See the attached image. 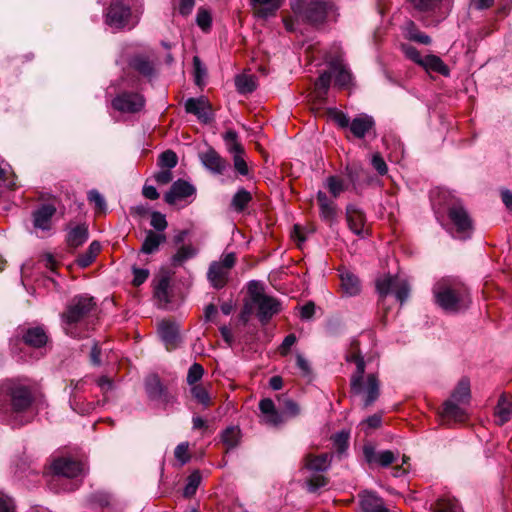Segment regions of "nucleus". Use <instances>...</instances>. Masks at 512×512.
Returning <instances> with one entry per match:
<instances>
[{
  "instance_id": "1",
  "label": "nucleus",
  "mask_w": 512,
  "mask_h": 512,
  "mask_svg": "<svg viewBox=\"0 0 512 512\" xmlns=\"http://www.w3.org/2000/svg\"><path fill=\"white\" fill-rule=\"evenodd\" d=\"M36 399L32 386L17 379H7L0 383V416L13 426H23L30 421L25 414Z\"/></svg>"
},
{
  "instance_id": "2",
  "label": "nucleus",
  "mask_w": 512,
  "mask_h": 512,
  "mask_svg": "<svg viewBox=\"0 0 512 512\" xmlns=\"http://www.w3.org/2000/svg\"><path fill=\"white\" fill-rule=\"evenodd\" d=\"M96 310L97 304L93 297L88 295L74 296L61 314L65 333L74 338L83 337L84 335L78 330L77 325L94 316Z\"/></svg>"
},
{
  "instance_id": "3",
  "label": "nucleus",
  "mask_w": 512,
  "mask_h": 512,
  "mask_svg": "<svg viewBox=\"0 0 512 512\" xmlns=\"http://www.w3.org/2000/svg\"><path fill=\"white\" fill-rule=\"evenodd\" d=\"M435 302L447 312H459L468 307L467 289L448 278L439 280L433 287Z\"/></svg>"
},
{
  "instance_id": "4",
  "label": "nucleus",
  "mask_w": 512,
  "mask_h": 512,
  "mask_svg": "<svg viewBox=\"0 0 512 512\" xmlns=\"http://www.w3.org/2000/svg\"><path fill=\"white\" fill-rule=\"evenodd\" d=\"M248 292L251 300V309L255 311L261 324H267L273 316L281 311L280 301L267 295L257 282L251 281L249 283Z\"/></svg>"
},
{
  "instance_id": "5",
  "label": "nucleus",
  "mask_w": 512,
  "mask_h": 512,
  "mask_svg": "<svg viewBox=\"0 0 512 512\" xmlns=\"http://www.w3.org/2000/svg\"><path fill=\"white\" fill-rule=\"evenodd\" d=\"M293 12L312 25L323 24L335 10L333 3L324 0H290Z\"/></svg>"
},
{
  "instance_id": "6",
  "label": "nucleus",
  "mask_w": 512,
  "mask_h": 512,
  "mask_svg": "<svg viewBox=\"0 0 512 512\" xmlns=\"http://www.w3.org/2000/svg\"><path fill=\"white\" fill-rule=\"evenodd\" d=\"M332 458V454L329 453L305 456L303 468L311 472V476L306 479V485L310 492H316L328 484L329 480L323 475V472L330 468Z\"/></svg>"
},
{
  "instance_id": "7",
  "label": "nucleus",
  "mask_w": 512,
  "mask_h": 512,
  "mask_svg": "<svg viewBox=\"0 0 512 512\" xmlns=\"http://www.w3.org/2000/svg\"><path fill=\"white\" fill-rule=\"evenodd\" d=\"M106 23L114 29H132L138 23V16L132 13L128 0H111Z\"/></svg>"
},
{
  "instance_id": "8",
  "label": "nucleus",
  "mask_w": 512,
  "mask_h": 512,
  "mask_svg": "<svg viewBox=\"0 0 512 512\" xmlns=\"http://www.w3.org/2000/svg\"><path fill=\"white\" fill-rule=\"evenodd\" d=\"M376 290L380 296V305H384L385 298L390 293H393L400 304H403L409 297L410 286L408 281L403 278L385 275L377 279Z\"/></svg>"
},
{
  "instance_id": "9",
  "label": "nucleus",
  "mask_w": 512,
  "mask_h": 512,
  "mask_svg": "<svg viewBox=\"0 0 512 512\" xmlns=\"http://www.w3.org/2000/svg\"><path fill=\"white\" fill-rule=\"evenodd\" d=\"M236 263L235 253H227L220 261H213L207 271V279L215 289L226 286L230 271Z\"/></svg>"
},
{
  "instance_id": "10",
  "label": "nucleus",
  "mask_w": 512,
  "mask_h": 512,
  "mask_svg": "<svg viewBox=\"0 0 512 512\" xmlns=\"http://www.w3.org/2000/svg\"><path fill=\"white\" fill-rule=\"evenodd\" d=\"M447 214L450 222L455 227L457 237L460 239L470 238L473 231V222L463 204L459 200L452 202L448 206Z\"/></svg>"
},
{
  "instance_id": "11",
  "label": "nucleus",
  "mask_w": 512,
  "mask_h": 512,
  "mask_svg": "<svg viewBox=\"0 0 512 512\" xmlns=\"http://www.w3.org/2000/svg\"><path fill=\"white\" fill-rule=\"evenodd\" d=\"M13 341H22L29 347L40 349L48 343L49 336L43 325H20L16 328L14 337L11 339V342Z\"/></svg>"
},
{
  "instance_id": "12",
  "label": "nucleus",
  "mask_w": 512,
  "mask_h": 512,
  "mask_svg": "<svg viewBox=\"0 0 512 512\" xmlns=\"http://www.w3.org/2000/svg\"><path fill=\"white\" fill-rule=\"evenodd\" d=\"M54 471L53 481L62 483L65 479L78 478L84 472V465L80 461L70 458H60L53 462Z\"/></svg>"
},
{
  "instance_id": "13",
  "label": "nucleus",
  "mask_w": 512,
  "mask_h": 512,
  "mask_svg": "<svg viewBox=\"0 0 512 512\" xmlns=\"http://www.w3.org/2000/svg\"><path fill=\"white\" fill-rule=\"evenodd\" d=\"M411 6L421 13L445 19L452 11L454 0H407Z\"/></svg>"
},
{
  "instance_id": "14",
  "label": "nucleus",
  "mask_w": 512,
  "mask_h": 512,
  "mask_svg": "<svg viewBox=\"0 0 512 512\" xmlns=\"http://www.w3.org/2000/svg\"><path fill=\"white\" fill-rule=\"evenodd\" d=\"M144 105V97L135 92L120 93L112 100V107L122 113H137Z\"/></svg>"
},
{
  "instance_id": "15",
  "label": "nucleus",
  "mask_w": 512,
  "mask_h": 512,
  "mask_svg": "<svg viewBox=\"0 0 512 512\" xmlns=\"http://www.w3.org/2000/svg\"><path fill=\"white\" fill-rule=\"evenodd\" d=\"M346 221L349 229L357 236L364 238L369 234L366 215L357 205L346 206Z\"/></svg>"
},
{
  "instance_id": "16",
  "label": "nucleus",
  "mask_w": 512,
  "mask_h": 512,
  "mask_svg": "<svg viewBox=\"0 0 512 512\" xmlns=\"http://www.w3.org/2000/svg\"><path fill=\"white\" fill-rule=\"evenodd\" d=\"M185 111L195 115L204 124H208L213 120L211 104L204 96L188 98L185 102Z\"/></svg>"
},
{
  "instance_id": "17",
  "label": "nucleus",
  "mask_w": 512,
  "mask_h": 512,
  "mask_svg": "<svg viewBox=\"0 0 512 512\" xmlns=\"http://www.w3.org/2000/svg\"><path fill=\"white\" fill-rule=\"evenodd\" d=\"M145 391L150 400L161 401L165 404L172 402V396L162 384L157 374H150L145 379Z\"/></svg>"
},
{
  "instance_id": "18",
  "label": "nucleus",
  "mask_w": 512,
  "mask_h": 512,
  "mask_svg": "<svg viewBox=\"0 0 512 512\" xmlns=\"http://www.w3.org/2000/svg\"><path fill=\"white\" fill-rule=\"evenodd\" d=\"M53 204H42L32 213L33 227L42 232H48L52 228V218L56 214Z\"/></svg>"
},
{
  "instance_id": "19",
  "label": "nucleus",
  "mask_w": 512,
  "mask_h": 512,
  "mask_svg": "<svg viewBox=\"0 0 512 512\" xmlns=\"http://www.w3.org/2000/svg\"><path fill=\"white\" fill-rule=\"evenodd\" d=\"M199 159L202 165L214 174H223L229 166V163L212 147L200 152Z\"/></svg>"
},
{
  "instance_id": "20",
  "label": "nucleus",
  "mask_w": 512,
  "mask_h": 512,
  "mask_svg": "<svg viewBox=\"0 0 512 512\" xmlns=\"http://www.w3.org/2000/svg\"><path fill=\"white\" fill-rule=\"evenodd\" d=\"M329 68L334 78V84L340 89H348L353 85V75L348 66L340 59L329 62Z\"/></svg>"
},
{
  "instance_id": "21",
  "label": "nucleus",
  "mask_w": 512,
  "mask_h": 512,
  "mask_svg": "<svg viewBox=\"0 0 512 512\" xmlns=\"http://www.w3.org/2000/svg\"><path fill=\"white\" fill-rule=\"evenodd\" d=\"M195 193L196 188L191 183L179 179L175 181L172 184L170 190L166 192V194L164 195V200L166 203L173 205L177 201L184 200L188 197L195 195Z\"/></svg>"
},
{
  "instance_id": "22",
  "label": "nucleus",
  "mask_w": 512,
  "mask_h": 512,
  "mask_svg": "<svg viewBox=\"0 0 512 512\" xmlns=\"http://www.w3.org/2000/svg\"><path fill=\"white\" fill-rule=\"evenodd\" d=\"M365 460L369 464H378L381 467H388L396 460V454L391 450L377 452L371 445H365L363 448Z\"/></svg>"
},
{
  "instance_id": "23",
  "label": "nucleus",
  "mask_w": 512,
  "mask_h": 512,
  "mask_svg": "<svg viewBox=\"0 0 512 512\" xmlns=\"http://www.w3.org/2000/svg\"><path fill=\"white\" fill-rule=\"evenodd\" d=\"M375 121L372 116L360 114L351 120L349 131L355 138L362 139L374 130Z\"/></svg>"
},
{
  "instance_id": "24",
  "label": "nucleus",
  "mask_w": 512,
  "mask_h": 512,
  "mask_svg": "<svg viewBox=\"0 0 512 512\" xmlns=\"http://www.w3.org/2000/svg\"><path fill=\"white\" fill-rule=\"evenodd\" d=\"M317 202L319 205V214L323 221L332 225L337 218V206L333 200H330L326 193L318 191Z\"/></svg>"
},
{
  "instance_id": "25",
  "label": "nucleus",
  "mask_w": 512,
  "mask_h": 512,
  "mask_svg": "<svg viewBox=\"0 0 512 512\" xmlns=\"http://www.w3.org/2000/svg\"><path fill=\"white\" fill-rule=\"evenodd\" d=\"M284 0H251V5L258 18L267 19L274 16Z\"/></svg>"
},
{
  "instance_id": "26",
  "label": "nucleus",
  "mask_w": 512,
  "mask_h": 512,
  "mask_svg": "<svg viewBox=\"0 0 512 512\" xmlns=\"http://www.w3.org/2000/svg\"><path fill=\"white\" fill-rule=\"evenodd\" d=\"M362 392L359 394H365L364 406L368 407L372 405L380 394V384L375 374H369L365 386H363V379L361 380Z\"/></svg>"
},
{
  "instance_id": "27",
  "label": "nucleus",
  "mask_w": 512,
  "mask_h": 512,
  "mask_svg": "<svg viewBox=\"0 0 512 512\" xmlns=\"http://www.w3.org/2000/svg\"><path fill=\"white\" fill-rule=\"evenodd\" d=\"M159 335L168 350L177 347L179 334L178 327L174 323L162 322L159 326Z\"/></svg>"
},
{
  "instance_id": "28",
  "label": "nucleus",
  "mask_w": 512,
  "mask_h": 512,
  "mask_svg": "<svg viewBox=\"0 0 512 512\" xmlns=\"http://www.w3.org/2000/svg\"><path fill=\"white\" fill-rule=\"evenodd\" d=\"M346 360L348 362H354L356 364V372L353 374L351 378V390L353 393H360L362 392L361 380L365 372L364 359L356 353H351L346 356Z\"/></svg>"
},
{
  "instance_id": "29",
  "label": "nucleus",
  "mask_w": 512,
  "mask_h": 512,
  "mask_svg": "<svg viewBox=\"0 0 512 512\" xmlns=\"http://www.w3.org/2000/svg\"><path fill=\"white\" fill-rule=\"evenodd\" d=\"M341 288L347 296H356L361 292L359 278L352 272L345 270L340 273Z\"/></svg>"
},
{
  "instance_id": "30",
  "label": "nucleus",
  "mask_w": 512,
  "mask_h": 512,
  "mask_svg": "<svg viewBox=\"0 0 512 512\" xmlns=\"http://www.w3.org/2000/svg\"><path fill=\"white\" fill-rule=\"evenodd\" d=\"M166 236L163 233H156L152 230L146 232L145 239L140 251L144 254H153L159 250L161 244L165 243Z\"/></svg>"
},
{
  "instance_id": "31",
  "label": "nucleus",
  "mask_w": 512,
  "mask_h": 512,
  "mask_svg": "<svg viewBox=\"0 0 512 512\" xmlns=\"http://www.w3.org/2000/svg\"><path fill=\"white\" fill-rule=\"evenodd\" d=\"M197 254H198V249L194 245H192V244L182 245L172 255V257L170 259L171 266L174 268L181 267L184 265L185 262L194 258Z\"/></svg>"
},
{
  "instance_id": "32",
  "label": "nucleus",
  "mask_w": 512,
  "mask_h": 512,
  "mask_svg": "<svg viewBox=\"0 0 512 512\" xmlns=\"http://www.w3.org/2000/svg\"><path fill=\"white\" fill-rule=\"evenodd\" d=\"M494 415L496 417V423L499 426L504 425L510 421L512 417V402L502 394L498 400L497 406L495 407Z\"/></svg>"
},
{
  "instance_id": "33",
  "label": "nucleus",
  "mask_w": 512,
  "mask_h": 512,
  "mask_svg": "<svg viewBox=\"0 0 512 512\" xmlns=\"http://www.w3.org/2000/svg\"><path fill=\"white\" fill-rule=\"evenodd\" d=\"M360 507L363 512H379L384 506L383 500L375 493L365 491L359 495Z\"/></svg>"
},
{
  "instance_id": "34",
  "label": "nucleus",
  "mask_w": 512,
  "mask_h": 512,
  "mask_svg": "<svg viewBox=\"0 0 512 512\" xmlns=\"http://www.w3.org/2000/svg\"><path fill=\"white\" fill-rule=\"evenodd\" d=\"M421 66L426 71H433L443 76H448L450 73L448 66L443 62V60L439 56L433 54L424 56Z\"/></svg>"
},
{
  "instance_id": "35",
  "label": "nucleus",
  "mask_w": 512,
  "mask_h": 512,
  "mask_svg": "<svg viewBox=\"0 0 512 512\" xmlns=\"http://www.w3.org/2000/svg\"><path fill=\"white\" fill-rule=\"evenodd\" d=\"M101 251V245L98 241H93L87 250L80 254L77 259L76 263L81 268H86L89 265H91L94 260L96 259L97 255Z\"/></svg>"
},
{
  "instance_id": "36",
  "label": "nucleus",
  "mask_w": 512,
  "mask_h": 512,
  "mask_svg": "<svg viewBox=\"0 0 512 512\" xmlns=\"http://www.w3.org/2000/svg\"><path fill=\"white\" fill-rule=\"evenodd\" d=\"M87 239L88 229L84 225H78L72 228L67 234V244L73 248L83 245Z\"/></svg>"
},
{
  "instance_id": "37",
  "label": "nucleus",
  "mask_w": 512,
  "mask_h": 512,
  "mask_svg": "<svg viewBox=\"0 0 512 512\" xmlns=\"http://www.w3.org/2000/svg\"><path fill=\"white\" fill-rule=\"evenodd\" d=\"M130 66L144 77H152L154 75V65L145 56H135L130 62Z\"/></svg>"
},
{
  "instance_id": "38",
  "label": "nucleus",
  "mask_w": 512,
  "mask_h": 512,
  "mask_svg": "<svg viewBox=\"0 0 512 512\" xmlns=\"http://www.w3.org/2000/svg\"><path fill=\"white\" fill-rule=\"evenodd\" d=\"M226 148L233 157L243 155L244 147L238 140V133L235 130H227L223 135Z\"/></svg>"
},
{
  "instance_id": "39",
  "label": "nucleus",
  "mask_w": 512,
  "mask_h": 512,
  "mask_svg": "<svg viewBox=\"0 0 512 512\" xmlns=\"http://www.w3.org/2000/svg\"><path fill=\"white\" fill-rule=\"evenodd\" d=\"M226 148L233 157L243 155L244 147L238 140V133L235 130H227L223 135Z\"/></svg>"
},
{
  "instance_id": "40",
  "label": "nucleus",
  "mask_w": 512,
  "mask_h": 512,
  "mask_svg": "<svg viewBox=\"0 0 512 512\" xmlns=\"http://www.w3.org/2000/svg\"><path fill=\"white\" fill-rule=\"evenodd\" d=\"M252 201V195L245 188H240L233 195L231 200V208L236 212H242L248 206V204Z\"/></svg>"
},
{
  "instance_id": "41",
  "label": "nucleus",
  "mask_w": 512,
  "mask_h": 512,
  "mask_svg": "<svg viewBox=\"0 0 512 512\" xmlns=\"http://www.w3.org/2000/svg\"><path fill=\"white\" fill-rule=\"evenodd\" d=\"M455 400L449 399L443 404V416L455 421H464L465 412Z\"/></svg>"
},
{
  "instance_id": "42",
  "label": "nucleus",
  "mask_w": 512,
  "mask_h": 512,
  "mask_svg": "<svg viewBox=\"0 0 512 512\" xmlns=\"http://www.w3.org/2000/svg\"><path fill=\"white\" fill-rule=\"evenodd\" d=\"M221 439L228 449L238 446L241 439V430L237 426L227 427L221 434Z\"/></svg>"
},
{
  "instance_id": "43",
  "label": "nucleus",
  "mask_w": 512,
  "mask_h": 512,
  "mask_svg": "<svg viewBox=\"0 0 512 512\" xmlns=\"http://www.w3.org/2000/svg\"><path fill=\"white\" fill-rule=\"evenodd\" d=\"M451 399L457 403H466L470 399V381L468 378H462L454 389Z\"/></svg>"
},
{
  "instance_id": "44",
  "label": "nucleus",
  "mask_w": 512,
  "mask_h": 512,
  "mask_svg": "<svg viewBox=\"0 0 512 512\" xmlns=\"http://www.w3.org/2000/svg\"><path fill=\"white\" fill-rule=\"evenodd\" d=\"M325 186L334 198H338L348 188V185L342 178L334 175L327 177Z\"/></svg>"
},
{
  "instance_id": "45",
  "label": "nucleus",
  "mask_w": 512,
  "mask_h": 512,
  "mask_svg": "<svg viewBox=\"0 0 512 512\" xmlns=\"http://www.w3.org/2000/svg\"><path fill=\"white\" fill-rule=\"evenodd\" d=\"M235 86L241 94L252 93L256 89L255 77L247 74L238 75L235 79Z\"/></svg>"
},
{
  "instance_id": "46",
  "label": "nucleus",
  "mask_w": 512,
  "mask_h": 512,
  "mask_svg": "<svg viewBox=\"0 0 512 512\" xmlns=\"http://www.w3.org/2000/svg\"><path fill=\"white\" fill-rule=\"evenodd\" d=\"M201 474L198 470L192 472L187 478V484L184 487L183 495L186 498L194 496L201 483Z\"/></svg>"
},
{
  "instance_id": "47",
  "label": "nucleus",
  "mask_w": 512,
  "mask_h": 512,
  "mask_svg": "<svg viewBox=\"0 0 512 512\" xmlns=\"http://www.w3.org/2000/svg\"><path fill=\"white\" fill-rule=\"evenodd\" d=\"M346 176L348 177V180L350 184L352 185V189L359 193L358 191V183L362 176V174L365 173L364 169L361 166L358 165H347L345 168Z\"/></svg>"
},
{
  "instance_id": "48",
  "label": "nucleus",
  "mask_w": 512,
  "mask_h": 512,
  "mask_svg": "<svg viewBox=\"0 0 512 512\" xmlns=\"http://www.w3.org/2000/svg\"><path fill=\"white\" fill-rule=\"evenodd\" d=\"M191 394L193 398L204 407L211 404V397L208 390L203 385H194L191 387Z\"/></svg>"
},
{
  "instance_id": "49",
  "label": "nucleus",
  "mask_w": 512,
  "mask_h": 512,
  "mask_svg": "<svg viewBox=\"0 0 512 512\" xmlns=\"http://www.w3.org/2000/svg\"><path fill=\"white\" fill-rule=\"evenodd\" d=\"M169 286H170V282H169V279L167 277L161 278L158 281L157 285L155 286L154 296L160 302H163V303H168L169 302V293H168Z\"/></svg>"
},
{
  "instance_id": "50",
  "label": "nucleus",
  "mask_w": 512,
  "mask_h": 512,
  "mask_svg": "<svg viewBox=\"0 0 512 512\" xmlns=\"http://www.w3.org/2000/svg\"><path fill=\"white\" fill-rule=\"evenodd\" d=\"M178 163V157L172 150H166L160 154L158 159V165L161 168L172 169Z\"/></svg>"
},
{
  "instance_id": "51",
  "label": "nucleus",
  "mask_w": 512,
  "mask_h": 512,
  "mask_svg": "<svg viewBox=\"0 0 512 512\" xmlns=\"http://www.w3.org/2000/svg\"><path fill=\"white\" fill-rule=\"evenodd\" d=\"M408 39L424 45L431 44L432 40L429 35L419 31L413 22L410 23V29L408 30Z\"/></svg>"
},
{
  "instance_id": "52",
  "label": "nucleus",
  "mask_w": 512,
  "mask_h": 512,
  "mask_svg": "<svg viewBox=\"0 0 512 512\" xmlns=\"http://www.w3.org/2000/svg\"><path fill=\"white\" fill-rule=\"evenodd\" d=\"M329 115L331 119L338 125L341 129H347L350 126V118L346 113L336 108L329 110Z\"/></svg>"
},
{
  "instance_id": "53",
  "label": "nucleus",
  "mask_w": 512,
  "mask_h": 512,
  "mask_svg": "<svg viewBox=\"0 0 512 512\" xmlns=\"http://www.w3.org/2000/svg\"><path fill=\"white\" fill-rule=\"evenodd\" d=\"M87 199L90 203L95 205V209L97 212H105L107 209V204L104 197L99 193L98 190L92 189L87 194Z\"/></svg>"
},
{
  "instance_id": "54",
  "label": "nucleus",
  "mask_w": 512,
  "mask_h": 512,
  "mask_svg": "<svg viewBox=\"0 0 512 512\" xmlns=\"http://www.w3.org/2000/svg\"><path fill=\"white\" fill-rule=\"evenodd\" d=\"M196 23L203 31H208L212 24L210 12L205 8H199L196 15Z\"/></svg>"
},
{
  "instance_id": "55",
  "label": "nucleus",
  "mask_w": 512,
  "mask_h": 512,
  "mask_svg": "<svg viewBox=\"0 0 512 512\" xmlns=\"http://www.w3.org/2000/svg\"><path fill=\"white\" fill-rule=\"evenodd\" d=\"M204 369L199 363H193L187 373V383L191 386L197 385L196 383L202 378Z\"/></svg>"
},
{
  "instance_id": "56",
  "label": "nucleus",
  "mask_w": 512,
  "mask_h": 512,
  "mask_svg": "<svg viewBox=\"0 0 512 512\" xmlns=\"http://www.w3.org/2000/svg\"><path fill=\"white\" fill-rule=\"evenodd\" d=\"M150 225L161 233L167 228L168 223L164 214L154 211L151 214Z\"/></svg>"
},
{
  "instance_id": "57",
  "label": "nucleus",
  "mask_w": 512,
  "mask_h": 512,
  "mask_svg": "<svg viewBox=\"0 0 512 512\" xmlns=\"http://www.w3.org/2000/svg\"><path fill=\"white\" fill-rule=\"evenodd\" d=\"M332 78L333 76L330 69L322 72L315 83L316 88L321 90L325 95L328 92Z\"/></svg>"
},
{
  "instance_id": "58",
  "label": "nucleus",
  "mask_w": 512,
  "mask_h": 512,
  "mask_svg": "<svg viewBox=\"0 0 512 512\" xmlns=\"http://www.w3.org/2000/svg\"><path fill=\"white\" fill-rule=\"evenodd\" d=\"M456 506L454 500L441 498L436 502L434 512H456Z\"/></svg>"
},
{
  "instance_id": "59",
  "label": "nucleus",
  "mask_w": 512,
  "mask_h": 512,
  "mask_svg": "<svg viewBox=\"0 0 512 512\" xmlns=\"http://www.w3.org/2000/svg\"><path fill=\"white\" fill-rule=\"evenodd\" d=\"M189 445L187 442L180 443L176 446L174 455L175 458L183 465L186 464L190 460V455L188 453Z\"/></svg>"
},
{
  "instance_id": "60",
  "label": "nucleus",
  "mask_w": 512,
  "mask_h": 512,
  "mask_svg": "<svg viewBox=\"0 0 512 512\" xmlns=\"http://www.w3.org/2000/svg\"><path fill=\"white\" fill-rule=\"evenodd\" d=\"M402 49H403L405 56L408 59H410L414 63L421 66L424 57L421 55V53L419 52V50L417 48H415L411 45H404L402 47Z\"/></svg>"
},
{
  "instance_id": "61",
  "label": "nucleus",
  "mask_w": 512,
  "mask_h": 512,
  "mask_svg": "<svg viewBox=\"0 0 512 512\" xmlns=\"http://www.w3.org/2000/svg\"><path fill=\"white\" fill-rule=\"evenodd\" d=\"M0 512H16L14 500L2 491H0Z\"/></svg>"
},
{
  "instance_id": "62",
  "label": "nucleus",
  "mask_w": 512,
  "mask_h": 512,
  "mask_svg": "<svg viewBox=\"0 0 512 512\" xmlns=\"http://www.w3.org/2000/svg\"><path fill=\"white\" fill-rule=\"evenodd\" d=\"M371 164H372L373 168L378 172L379 175L387 174L388 167H387L385 160L380 155V153H375L372 155Z\"/></svg>"
},
{
  "instance_id": "63",
  "label": "nucleus",
  "mask_w": 512,
  "mask_h": 512,
  "mask_svg": "<svg viewBox=\"0 0 512 512\" xmlns=\"http://www.w3.org/2000/svg\"><path fill=\"white\" fill-rule=\"evenodd\" d=\"M349 434L341 431L333 436V443L336 446L338 452H344L348 447Z\"/></svg>"
},
{
  "instance_id": "64",
  "label": "nucleus",
  "mask_w": 512,
  "mask_h": 512,
  "mask_svg": "<svg viewBox=\"0 0 512 512\" xmlns=\"http://www.w3.org/2000/svg\"><path fill=\"white\" fill-rule=\"evenodd\" d=\"M283 410H284V412L282 414L286 415L288 417H295V416L299 415V413H300V408H299L298 404L291 399H286L284 401Z\"/></svg>"
}]
</instances>
